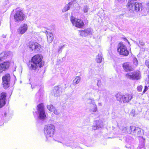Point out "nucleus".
<instances>
[{
    "label": "nucleus",
    "mask_w": 149,
    "mask_h": 149,
    "mask_svg": "<svg viewBox=\"0 0 149 149\" xmlns=\"http://www.w3.org/2000/svg\"><path fill=\"white\" fill-rule=\"evenodd\" d=\"M134 63L136 65L138 64V61L136 58H135L134 59Z\"/></svg>",
    "instance_id": "obj_37"
},
{
    "label": "nucleus",
    "mask_w": 149,
    "mask_h": 149,
    "mask_svg": "<svg viewBox=\"0 0 149 149\" xmlns=\"http://www.w3.org/2000/svg\"><path fill=\"white\" fill-rule=\"evenodd\" d=\"M117 50L120 55L126 56L129 54V52L127 50L126 47L122 43H120L119 44Z\"/></svg>",
    "instance_id": "obj_12"
},
{
    "label": "nucleus",
    "mask_w": 149,
    "mask_h": 149,
    "mask_svg": "<svg viewBox=\"0 0 149 149\" xmlns=\"http://www.w3.org/2000/svg\"><path fill=\"white\" fill-rule=\"evenodd\" d=\"M123 66L124 69L126 72L129 71H132L134 69L131 64L129 63H124L123 64Z\"/></svg>",
    "instance_id": "obj_17"
},
{
    "label": "nucleus",
    "mask_w": 149,
    "mask_h": 149,
    "mask_svg": "<svg viewBox=\"0 0 149 149\" xmlns=\"http://www.w3.org/2000/svg\"><path fill=\"white\" fill-rule=\"evenodd\" d=\"M53 112L54 113V114L57 115H59L60 114L59 112L58 111V110L56 109L55 108H54Z\"/></svg>",
    "instance_id": "obj_34"
},
{
    "label": "nucleus",
    "mask_w": 149,
    "mask_h": 149,
    "mask_svg": "<svg viewBox=\"0 0 149 149\" xmlns=\"http://www.w3.org/2000/svg\"><path fill=\"white\" fill-rule=\"evenodd\" d=\"M6 35H3L2 36V37H3V38H5L6 37Z\"/></svg>",
    "instance_id": "obj_44"
},
{
    "label": "nucleus",
    "mask_w": 149,
    "mask_h": 149,
    "mask_svg": "<svg viewBox=\"0 0 149 149\" xmlns=\"http://www.w3.org/2000/svg\"><path fill=\"white\" fill-rule=\"evenodd\" d=\"M37 109L38 114V118L42 120H45L46 116L43 104L41 103L38 105Z\"/></svg>",
    "instance_id": "obj_6"
},
{
    "label": "nucleus",
    "mask_w": 149,
    "mask_h": 149,
    "mask_svg": "<svg viewBox=\"0 0 149 149\" xmlns=\"http://www.w3.org/2000/svg\"><path fill=\"white\" fill-rule=\"evenodd\" d=\"M118 125L120 130L123 131V132H126L127 133V131H128V130H129V128H127L126 125L124 124H118Z\"/></svg>",
    "instance_id": "obj_24"
},
{
    "label": "nucleus",
    "mask_w": 149,
    "mask_h": 149,
    "mask_svg": "<svg viewBox=\"0 0 149 149\" xmlns=\"http://www.w3.org/2000/svg\"><path fill=\"white\" fill-rule=\"evenodd\" d=\"M134 112V110H132V112Z\"/></svg>",
    "instance_id": "obj_48"
},
{
    "label": "nucleus",
    "mask_w": 149,
    "mask_h": 149,
    "mask_svg": "<svg viewBox=\"0 0 149 149\" xmlns=\"http://www.w3.org/2000/svg\"><path fill=\"white\" fill-rule=\"evenodd\" d=\"M96 80L97 81V86H98V87H100V86L101 85V81L99 79H96Z\"/></svg>",
    "instance_id": "obj_33"
},
{
    "label": "nucleus",
    "mask_w": 149,
    "mask_h": 149,
    "mask_svg": "<svg viewBox=\"0 0 149 149\" xmlns=\"http://www.w3.org/2000/svg\"><path fill=\"white\" fill-rule=\"evenodd\" d=\"M55 130V127L52 124H48L45 125L44 128V134L47 139L53 136Z\"/></svg>",
    "instance_id": "obj_3"
},
{
    "label": "nucleus",
    "mask_w": 149,
    "mask_h": 149,
    "mask_svg": "<svg viewBox=\"0 0 149 149\" xmlns=\"http://www.w3.org/2000/svg\"><path fill=\"white\" fill-rule=\"evenodd\" d=\"M120 18H122L123 17V16L122 15H119Z\"/></svg>",
    "instance_id": "obj_42"
},
{
    "label": "nucleus",
    "mask_w": 149,
    "mask_h": 149,
    "mask_svg": "<svg viewBox=\"0 0 149 149\" xmlns=\"http://www.w3.org/2000/svg\"><path fill=\"white\" fill-rule=\"evenodd\" d=\"M63 145H64V146H69L70 145H69V144L67 143V142H65V143H63Z\"/></svg>",
    "instance_id": "obj_40"
},
{
    "label": "nucleus",
    "mask_w": 149,
    "mask_h": 149,
    "mask_svg": "<svg viewBox=\"0 0 149 149\" xmlns=\"http://www.w3.org/2000/svg\"><path fill=\"white\" fill-rule=\"evenodd\" d=\"M31 88H32V89H33V87H32V85H31Z\"/></svg>",
    "instance_id": "obj_47"
},
{
    "label": "nucleus",
    "mask_w": 149,
    "mask_h": 149,
    "mask_svg": "<svg viewBox=\"0 0 149 149\" xmlns=\"http://www.w3.org/2000/svg\"><path fill=\"white\" fill-rule=\"evenodd\" d=\"M132 116H134V115H132Z\"/></svg>",
    "instance_id": "obj_50"
},
{
    "label": "nucleus",
    "mask_w": 149,
    "mask_h": 149,
    "mask_svg": "<svg viewBox=\"0 0 149 149\" xmlns=\"http://www.w3.org/2000/svg\"><path fill=\"white\" fill-rule=\"evenodd\" d=\"M79 6V5L76 1L75 0H73L66 4L63 8L62 11L64 13L70 9V8H73V7L76 8Z\"/></svg>",
    "instance_id": "obj_11"
},
{
    "label": "nucleus",
    "mask_w": 149,
    "mask_h": 149,
    "mask_svg": "<svg viewBox=\"0 0 149 149\" xmlns=\"http://www.w3.org/2000/svg\"><path fill=\"white\" fill-rule=\"evenodd\" d=\"M89 9V7L86 4H85L84 5L82 8V10L84 13H87Z\"/></svg>",
    "instance_id": "obj_29"
},
{
    "label": "nucleus",
    "mask_w": 149,
    "mask_h": 149,
    "mask_svg": "<svg viewBox=\"0 0 149 149\" xmlns=\"http://www.w3.org/2000/svg\"><path fill=\"white\" fill-rule=\"evenodd\" d=\"M125 0H118V1H125Z\"/></svg>",
    "instance_id": "obj_43"
},
{
    "label": "nucleus",
    "mask_w": 149,
    "mask_h": 149,
    "mask_svg": "<svg viewBox=\"0 0 149 149\" xmlns=\"http://www.w3.org/2000/svg\"><path fill=\"white\" fill-rule=\"evenodd\" d=\"M145 82L148 84H149V75H148L147 77L145 79Z\"/></svg>",
    "instance_id": "obj_38"
},
{
    "label": "nucleus",
    "mask_w": 149,
    "mask_h": 149,
    "mask_svg": "<svg viewBox=\"0 0 149 149\" xmlns=\"http://www.w3.org/2000/svg\"><path fill=\"white\" fill-rule=\"evenodd\" d=\"M70 21L73 25L78 28H82L84 25V23L82 20L76 18L73 16L71 17Z\"/></svg>",
    "instance_id": "obj_9"
},
{
    "label": "nucleus",
    "mask_w": 149,
    "mask_h": 149,
    "mask_svg": "<svg viewBox=\"0 0 149 149\" xmlns=\"http://www.w3.org/2000/svg\"><path fill=\"white\" fill-rule=\"evenodd\" d=\"M25 14L21 9H17L14 15V19L15 22H19L26 19Z\"/></svg>",
    "instance_id": "obj_4"
},
{
    "label": "nucleus",
    "mask_w": 149,
    "mask_h": 149,
    "mask_svg": "<svg viewBox=\"0 0 149 149\" xmlns=\"http://www.w3.org/2000/svg\"><path fill=\"white\" fill-rule=\"evenodd\" d=\"M145 64L149 68V61H145Z\"/></svg>",
    "instance_id": "obj_39"
},
{
    "label": "nucleus",
    "mask_w": 149,
    "mask_h": 149,
    "mask_svg": "<svg viewBox=\"0 0 149 149\" xmlns=\"http://www.w3.org/2000/svg\"><path fill=\"white\" fill-rule=\"evenodd\" d=\"M141 149H144V148H141Z\"/></svg>",
    "instance_id": "obj_46"
},
{
    "label": "nucleus",
    "mask_w": 149,
    "mask_h": 149,
    "mask_svg": "<svg viewBox=\"0 0 149 149\" xmlns=\"http://www.w3.org/2000/svg\"><path fill=\"white\" fill-rule=\"evenodd\" d=\"M135 11L141 12L143 9V5L142 3L136 2Z\"/></svg>",
    "instance_id": "obj_23"
},
{
    "label": "nucleus",
    "mask_w": 149,
    "mask_h": 149,
    "mask_svg": "<svg viewBox=\"0 0 149 149\" xmlns=\"http://www.w3.org/2000/svg\"><path fill=\"white\" fill-rule=\"evenodd\" d=\"M125 77L132 80H139L141 78V73L139 70H136L128 73L125 74Z\"/></svg>",
    "instance_id": "obj_5"
},
{
    "label": "nucleus",
    "mask_w": 149,
    "mask_h": 149,
    "mask_svg": "<svg viewBox=\"0 0 149 149\" xmlns=\"http://www.w3.org/2000/svg\"><path fill=\"white\" fill-rule=\"evenodd\" d=\"M28 29V26L26 24H24L20 25L17 30V32L22 35L26 32Z\"/></svg>",
    "instance_id": "obj_14"
},
{
    "label": "nucleus",
    "mask_w": 149,
    "mask_h": 149,
    "mask_svg": "<svg viewBox=\"0 0 149 149\" xmlns=\"http://www.w3.org/2000/svg\"><path fill=\"white\" fill-rule=\"evenodd\" d=\"M102 55L98 54L96 57V61L98 63H100L102 61Z\"/></svg>",
    "instance_id": "obj_26"
},
{
    "label": "nucleus",
    "mask_w": 149,
    "mask_h": 149,
    "mask_svg": "<svg viewBox=\"0 0 149 149\" xmlns=\"http://www.w3.org/2000/svg\"><path fill=\"white\" fill-rule=\"evenodd\" d=\"M139 43L141 46H143L145 45V42L142 40H139Z\"/></svg>",
    "instance_id": "obj_32"
},
{
    "label": "nucleus",
    "mask_w": 149,
    "mask_h": 149,
    "mask_svg": "<svg viewBox=\"0 0 149 149\" xmlns=\"http://www.w3.org/2000/svg\"><path fill=\"white\" fill-rule=\"evenodd\" d=\"M2 84L5 89H6L9 87L10 84V77L9 74H7L3 76Z\"/></svg>",
    "instance_id": "obj_10"
},
{
    "label": "nucleus",
    "mask_w": 149,
    "mask_h": 149,
    "mask_svg": "<svg viewBox=\"0 0 149 149\" xmlns=\"http://www.w3.org/2000/svg\"><path fill=\"white\" fill-rule=\"evenodd\" d=\"M79 149H83L81 148H79Z\"/></svg>",
    "instance_id": "obj_51"
},
{
    "label": "nucleus",
    "mask_w": 149,
    "mask_h": 149,
    "mask_svg": "<svg viewBox=\"0 0 149 149\" xmlns=\"http://www.w3.org/2000/svg\"><path fill=\"white\" fill-rule=\"evenodd\" d=\"M10 65V63L8 61L4 62L0 64V73L3 71L8 69Z\"/></svg>",
    "instance_id": "obj_18"
},
{
    "label": "nucleus",
    "mask_w": 149,
    "mask_h": 149,
    "mask_svg": "<svg viewBox=\"0 0 149 149\" xmlns=\"http://www.w3.org/2000/svg\"><path fill=\"white\" fill-rule=\"evenodd\" d=\"M40 91H39L36 93V96L37 98H38L40 97Z\"/></svg>",
    "instance_id": "obj_35"
},
{
    "label": "nucleus",
    "mask_w": 149,
    "mask_h": 149,
    "mask_svg": "<svg viewBox=\"0 0 149 149\" xmlns=\"http://www.w3.org/2000/svg\"><path fill=\"white\" fill-rule=\"evenodd\" d=\"M8 52H4L0 54V63L6 58L8 56Z\"/></svg>",
    "instance_id": "obj_25"
},
{
    "label": "nucleus",
    "mask_w": 149,
    "mask_h": 149,
    "mask_svg": "<svg viewBox=\"0 0 149 149\" xmlns=\"http://www.w3.org/2000/svg\"><path fill=\"white\" fill-rule=\"evenodd\" d=\"M6 93H2L0 95V108L5 105L6 104L5 100Z\"/></svg>",
    "instance_id": "obj_16"
},
{
    "label": "nucleus",
    "mask_w": 149,
    "mask_h": 149,
    "mask_svg": "<svg viewBox=\"0 0 149 149\" xmlns=\"http://www.w3.org/2000/svg\"><path fill=\"white\" fill-rule=\"evenodd\" d=\"M138 149L140 148V147H138Z\"/></svg>",
    "instance_id": "obj_49"
},
{
    "label": "nucleus",
    "mask_w": 149,
    "mask_h": 149,
    "mask_svg": "<svg viewBox=\"0 0 149 149\" xmlns=\"http://www.w3.org/2000/svg\"><path fill=\"white\" fill-rule=\"evenodd\" d=\"M64 47V46H61L60 48V49H59V50H58V52H60V51H62V49Z\"/></svg>",
    "instance_id": "obj_41"
},
{
    "label": "nucleus",
    "mask_w": 149,
    "mask_h": 149,
    "mask_svg": "<svg viewBox=\"0 0 149 149\" xmlns=\"http://www.w3.org/2000/svg\"><path fill=\"white\" fill-rule=\"evenodd\" d=\"M136 44H137V45H138V46H139V47H140V46H139V44H138V43L137 42H136Z\"/></svg>",
    "instance_id": "obj_45"
},
{
    "label": "nucleus",
    "mask_w": 149,
    "mask_h": 149,
    "mask_svg": "<svg viewBox=\"0 0 149 149\" xmlns=\"http://www.w3.org/2000/svg\"><path fill=\"white\" fill-rule=\"evenodd\" d=\"M90 112L92 113L95 112L97 110V105L95 102L90 104L89 105L87 106Z\"/></svg>",
    "instance_id": "obj_15"
},
{
    "label": "nucleus",
    "mask_w": 149,
    "mask_h": 149,
    "mask_svg": "<svg viewBox=\"0 0 149 149\" xmlns=\"http://www.w3.org/2000/svg\"><path fill=\"white\" fill-rule=\"evenodd\" d=\"M148 90V88L146 86H145V89L142 92V93L141 94L142 95H143L144 93L146 92Z\"/></svg>",
    "instance_id": "obj_36"
},
{
    "label": "nucleus",
    "mask_w": 149,
    "mask_h": 149,
    "mask_svg": "<svg viewBox=\"0 0 149 149\" xmlns=\"http://www.w3.org/2000/svg\"><path fill=\"white\" fill-rule=\"evenodd\" d=\"M66 88L65 84H63L58 86H55L53 89V94L56 97L59 96L61 93L62 90Z\"/></svg>",
    "instance_id": "obj_8"
},
{
    "label": "nucleus",
    "mask_w": 149,
    "mask_h": 149,
    "mask_svg": "<svg viewBox=\"0 0 149 149\" xmlns=\"http://www.w3.org/2000/svg\"><path fill=\"white\" fill-rule=\"evenodd\" d=\"M103 126V124L102 122L101 121H98L97 123L94 124L93 126V129L94 130H97L102 127Z\"/></svg>",
    "instance_id": "obj_22"
},
{
    "label": "nucleus",
    "mask_w": 149,
    "mask_h": 149,
    "mask_svg": "<svg viewBox=\"0 0 149 149\" xmlns=\"http://www.w3.org/2000/svg\"><path fill=\"white\" fill-rule=\"evenodd\" d=\"M86 104L87 106L89 105L90 104L93 103L95 102L93 99H88L86 100Z\"/></svg>",
    "instance_id": "obj_28"
},
{
    "label": "nucleus",
    "mask_w": 149,
    "mask_h": 149,
    "mask_svg": "<svg viewBox=\"0 0 149 149\" xmlns=\"http://www.w3.org/2000/svg\"><path fill=\"white\" fill-rule=\"evenodd\" d=\"M129 129L131 130L127 131L129 134H134L138 137L142 135L141 129L139 127L132 126L129 128Z\"/></svg>",
    "instance_id": "obj_7"
},
{
    "label": "nucleus",
    "mask_w": 149,
    "mask_h": 149,
    "mask_svg": "<svg viewBox=\"0 0 149 149\" xmlns=\"http://www.w3.org/2000/svg\"><path fill=\"white\" fill-rule=\"evenodd\" d=\"M47 109L51 112H53V111L54 107L52 105H48L47 106Z\"/></svg>",
    "instance_id": "obj_30"
},
{
    "label": "nucleus",
    "mask_w": 149,
    "mask_h": 149,
    "mask_svg": "<svg viewBox=\"0 0 149 149\" xmlns=\"http://www.w3.org/2000/svg\"><path fill=\"white\" fill-rule=\"evenodd\" d=\"M80 80L81 77H76L75 79L73 81V84L76 85L80 82Z\"/></svg>",
    "instance_id": "obj_27"
},
{
    "label": "nucleus",
    "mask_w": 149,
    "mask_h": 149,
    "mask_svg": "<svg viewBox=\"0 0 149 149\" xmlns=\"http://www.w3.org/2000/svg\"><path fill=\"white\" fill-rule=\"evenodd\" d=\"M42 57L39 54L34 56L32 58L31 61L29 62V67L34 70H36L38 66L41 68L44 64V62L42 61Z\"/></svg>",
    "instance_id": "obj_1"
},
{
    "label": "nucleus",
    "mask_w": 149,
    "mask_h": 149,
    "mask_svg": "<svg viewBox=\"0 0 149 149\" xmlns=\"http://www.w3.org/2000/svg\"><path fill=\"white\" fill-rule=\"evenodd\" d=\"M29 47L30 50H34L35 52L38 51L40 48V46L38 43L33 42H31L29 43Z\"/></svg>",
    "instance_id": "obj_13"
},
{
    "label": "nucleus",
    "mask_w": 149,
    "mask_h": 149,
    "mask_svg": "<svg viewBox=\"0 0 149 149\" xmlns=\"http://www.w3.org/2000/svg\"><path fill=\"white\" fill-rule=\"evenodd\" d=\"M92 34L91 30L90 29H87L82 31L80 33V35L82 36H86L88 35H91Z\"/></svg>",
    "instance_id": "obj_20"
},
{
    "label": "nucleus",
    "mask_w": 149,
    "mask_h": 149,
    "mask_svg": "<svg viewBox=\"0 0 149 149\" xmlns=\"http://www.w3.org/2000/svg\"><path fill=\"white\" fill-rule=\"evenodd\" d=\"M142 85H140L137 87V89L138 92H140L142 91Z\"/></svg>",
    "instance_id": "obj_31"
},
{
    "label": "nucleus",
    "mask_w": 149,
    "mask_h": 149,
    "mask_svg": "<svg viewBox=\"0 0 149 149\" xmlns=\"http://www.w3.org/2000/svg\"><path fill=\"white\" fill-rule=\"evenodd\" d=\"M136 2L134 3L132 1L129 2L127 4L128 8L131 12L135 11Z\"/></svg>",
    "instance_id": "obj_19"
},
{
    "label": "nucleus",
    "mask_w": 149,
    "mask_h": 149,
    "mask_svg": "<svg viewBox=\"0 0 149 149\" xmlns=\"http://www.w3.org/2000/svg\"><path fill=\"white\" fill-rule=\"evenodd\" d=\"M45 33L47 38V42L49 43L52 42L54 38L52 34V33L48 32L47 31H46Z\"/></svg>",
    "instance_id": "obj_21"
},
{
    "label": "nucleus",
    "mask_w": 149,
    "mask_h": 149,
    "mask_svg": "<svg viewBox=\"0 0 149 149\" xmlns=\"http://www.w3.org/2000/svg\"><path fill=\"white\" fill-rule=\"evenodd\" d=\"M116 98L117 100L120 102L124 103L129 102L132 98L133 97L129 94H126L123 95L121 93H118L116 96Z\"/></svg>",
    "instance_id": "obj_2"
}]
</instances>
